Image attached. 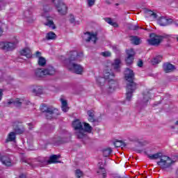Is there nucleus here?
<instances>
[{"label": "nucleus", "mask_w": 178, "mask_h": 178, "mask_svg": "<svg viewBox=\"0 0 178 178\" xmlns=\"http://www.w3.org/2000/svg\"><path fill=\"white\" fill-rule=\"evenodd\" d=\"M69 58L65 60L67 67L72 70L76 74H83L84 68L79 64L75 62H81V56L83 54H79L76 51H71L68 54Z\"/></svg>", "instance_id": "f257e3e1"}, {"label": "nucleus", "mask_w": 178, "mask_h": 178, "mask_svg": "<svg viewBox=\"0 0 178 178\" xmlns=\"http://www.w3.org/2000/svg\"><path fill=\"white\" fill-rule=\"evenodd\" d=\"M124 77L128 83H127L126 89V99L127 101H131L133 98V93L137 90V84L134 82V72L129 68H126L124 71Z\"/></svg>", "instance_id": "f03ea898"}, {"label": "nucleus", "mask_w": 178, "mask_h": 178, "mask_svg": "<svg viewBox=\"0 0 178 178\" xmlns=\"http://www.w3.org/2000/svg\"><path fill=\"white\" fill-rule=\"evenodd\" d=\"M40 111L43 113H45L46 119H47V120H51L59 115V111L57 108L52 106H48L45 104H42L40 106Z\"/></svg>", "instance_id": "7ed1b4c3"}, {"label": "nucleus", "mask_w": 178, "mask_h": 178, "mask_svg": "<svg viewBox=\"0 0 178 178\" xmlns=\"http://www.w3.org/2000/svg\"><path fill=\"white\" fill-rule=\"evenodd\" d=\"M56 73L55 68L52 66H48L44 70L37 69L35 70V77L36 79H42L45 76H53Z\"/></svg>", "instance_id": "20e7f679"}, {"label": "nucleus", "mask_w": 178, "mask_h": 178, "mask_svg": "<svg viewBox=\"0 0 178 178\" xmlns=\"http://www.w3.org/2000/svg\"><path fill=\"white\" fill-rule=\"evenodd\" d=\"M72 126L75 130V136H76L77 138H84L83 122H81L79 120H76L72 122Z\"/></svg>", "instance_id": "39448f33"}, {"label": "nucleus", "mask_w": 178, "mask_h": 178, "mask_svg": "<svg viewBox=\"0 0 178 178\" xmlns=\"http://www.w3.org/2000/svg\"><path fill=\"white\" fill-rule=\"evenodd\" d=\"M22 162H24V163H28L31 168H34L35 166H37L38 165L40 167L44 166L45 163H47V160L44 157H38L35 159H23Z\"/></svg>", "instance_id": "423d86ee"}, {"label": "nucleus", "mask_w": 178, "mask_h": 178, "mask_svg": "<svg viewBox=\"0 0 178 178\" xmlns=\"http://www.w3.org/2000/svg\"><path fill=\"white\" fill-rule=\"evenodd\" d=\"M52 2L54 3L59 15L65 16L67 14V6L61 0H52Z\"/></svg>", "instance_id": "0eeeda50"}, {"label": "nucleus", "mask_w": 178, "mask_h": 178, "mask_svg": "<svg viewBox=\"0 0 178 178\" xmlns=\"http://www.w3.org/2000/svg\"><path fill=\"white\" fill-rule=\"evenodd\" d=\"M19 44V40L15 39L13 42H0V48L3 51H13Z\"/></svg>", "instance_id": "6e6552de"}, {"label": "nucleus", "mask_w": 178, "mask_h": 178, "mask_svg": "<svg viewBox=\"0 0 178 178\" xmlns=\"http://www.w3.org/2000/svg\"><path fill=\"white\" fill-rule=\"evenodd\" d=\"M104 79L106 80H108L109 83V89L111 91H114V90L116 88V86H118V83L116 81H113V79L115 78V74L111 73L107 71H104Z\"/></svg>", "instance_id": "1a4fd4ad"}, {"label": "nucleus", "mask_w": 178, "mask_h": 178, "mask_svg": "<svg viewBox=\"0 0 178 178\" xmlns=\"http://www.w3.org/2000/svg\"><path fill=\"white\" fill-rule=\"evenodd\" d=\"M172 163L173 161H172V159L168 156H162L160 161L157 162V165L162 169H168V168H170Z\"/></svg>", "instance_id": "9d476101"}, {"label": "nucleus", "mask_w": 178, "mask_h": 178, "mask_svg": "<svg viewBox=\"0 0 178 178\" xmlns=\"http://www.w3.org/2000/svg\"><path fill=\"white\" fill-rule=\"evenodd\" d=\"M150 39L147 40V42L149 45H152L154 47H158L162 42V40H163V36L158 35L155 33H151L149 35Z\"/></svg>", "instance_id": "9b49d317"}, {"label": "nucleus", "mask_w": 178, "mask_h": 178, "mask_svg": "<svg viewBox=\"0 0 178 178\" xmlns=\"http://www.w3.org/2000/svg\"><path fill=\"white\" fill-rule=\"evenodd\" d=\"M151 97H152V93H151L149 90L144 92L143 94V98L138 102V106H141L142 108L147 106L148 105V102H149V99H151Z\"/></svg>", "instance_id": "f8f14e48"}, {"label": "nucleus", "mask_w": 178, "mask_h": 178, "mask_svg": "<svg viewBox=\"0 0 178 178\" xmlns=\"http://www.w3.org/2000/svg\"><path fill=\"white\" fill-rule=\"evenodd\" d=\"M136 55V51L134 49H130L127 50V58L125 59L127 66H130L133 65V62H134V56Z\"/></svg>", "instance_id": "ddd939ff"}, {"label": "nucleus", "mask_w": 178, "mask_h": 178, "mask_svg": "<svg viewBox=\"0 0 178 178\" xmlns=\"http://www.w3.org/2000/svg\"><path fill=\"white\" fill-rule=\"evenodd\" d=\"M23 104V99L17 98L15 99H10L6 104V106H10V105H13L16 108H20Z\"/></svg>", "instance_id": "4468645a"}, {"label": "nucleus", "mask_w": 178, "mask_h": 178, "mask_svg": "<svg viewBox=\"0 0 178 178\" xmlns=\"http://www.w3.org/2000/svg\"><path fill=\"white\" fill-rule=\"evenodd\" d=\"M88 35V38L86 39V42H90L92 41L93 44H97V41L98 40V35L97 33L86 32Z\"/></svg>", "instance_id": "2eb2a0df"}, {"label": "nucleus", "mask_w": 178, "mask_h": 178, "mask_svg": "<svg viewBox=\"0 0 178 178\" xmlns=\"http://www.w3.org/2000/svg\"><path fill=\"white\" fill-rule=\"evenodd\" d=\"M173 19H168L165 17H161L158 19V23L160 26H169L172 24Z\"/></svg>", "instance_id": "dca6fc26"}, {"label": "nucleus", "mask_w": 178, "mask_h": 178, "mask_svg": "<svg viewBox=\"0 0 178 178\" xmlns=\"http://www.w3.org/2000/svg\"><path fill=\"white\" fill-rule=\"evenodd\" d=\"M46 21L44 26H47V27L52 29V30H55V29H56V26H55V24L54 23V18L52 17H46Z\"/></svg>", "instance_id": "f3484780"}, {"label": "nucleus", "mask_w": 178, "mask_h": 178, "mask_svg": "<svg viewBox=\"0 0 178 178\" xmlns=\"http://www.w3.org/2000/svg\"><path fill=\"white\" fill-rule=\"evenodd\" d=\"M163 69L165 73H171L175 70V65L169 63H165L163 65Z\"/></svg>", "instance_id": "a211bd4d"}, {"label": "nucleus", "mask_w": 178, "mask_h": 178, "mask_svg": "<svg viewBox=\"0 0 178 178\" xmlns=\"http://www.w3.org/2000/svg\"><path fill=\"white\" fill-rule=\"evenodd\" d=\"M0 162H1L3 165H5L6 166H12V161L6 156L0 155Z\"/></svg>", "instance_id": "6ab92c4d"}, {"label": "nucleus", "mask_w": 178, "mask_h": 178, "mask_svg": "<svg viewBox=\"0 0 178 178\" xmlns=\"http://www.w3.org/2000/svg\"><path fill=\"white\" fill-rule=\"evenodd\" d=\"M91 131H92V127L87 122H83V138L87 137V134L86 133H91Z\"/></svg>", "instance_id": "aec40b11"}, {"label": "nucleus", "mask_w": 178, "mask_h": 178, "mask_svg": "<svg viewBox=\"0 0 178 178\" xmlns=\"http://www.w3.org/2000/svg\"><path fill=\"white\" fill-rule=\"evenodd\" d=\"M120 63H121L120 59L117 58L111 64L113 69H114L115 72H120Z\"/></svg>", "instance_id": "412c9836"}, {"label": "nucleus", "mask_w": 178, "mask_h": 178, "mask_svg": "<svg viewBox=\"0 0 178 178\" xmlns=\"http://www.w3.org/2000/svg\"><path fill=\"white\" fill-rule=\"evenodd\" d=\"M20 54L22 56H26V58H32L33 56V53L31 52V50L29 48H25L23 49L21 51Z\"/></svg>", "instance_id": "4be33fe9"}, {"label": "nucleus", "mask_w": 178, "mask_h": 178, "mask_svg": "<svg viewBox=\"0 0 178 178\" xmlns=\"http://www.w3.org/2000/svg\"><path fill=\"white\" fill-rule=\"evenodd\" d=\"M87 115L88 116V121L93 123L95 122V113L92 110H89L87 111Z\"/></svg>", "instance_id": "5701e85b"}, {"label": "nucleus", "mask_w": 178, "mask_h": 178, "mask_svg": "<svg viewBox=\"0 0 178 178\" xmlns=\"http://www.w3.org/2000/svg\"><path fill=\"white\" fill-rule=\"evenodd\" d=\"M130 41L131 42V44H134V45H140V44H141V39L138 36H130Z\"/></svg>", "instance_id": "b1692460"}, {"label": "nucleus", "mask_w": 178, "mask_h": 178, "mask_svg": "<svg viewBox=\"0 0 178 178\" xmlns=\"http://www.w3.org/2000/svg\"><path fill=\"white\" fill-rule=\"evenodd\" d=\"M43 90L44 89L42 88V86H36L32 90V92L35 94V95H41V94H42Z\"/></svg>", "instance_id": "393cba45"}, {"label": "nucleus", "mask_w": 178, "mask_h": 178, "mask_svg": "<svg viewBox=\"0 0 178 178\" xmlns=\"http://www.w3.org/2000/svg\"><path fill=\"white\" fill-rule=\"evenodd\" d=\"M59 156L56 154H53L50 156L49 159L47 161V163H58L59 161H58V159H59Z\"/></svg>", "instance_id": "a878e982"}, {"label": "nucleus", "mask_w": 178, "mask_h": 178, "mask_svg": "<svg viewBox=\"0 0 178 178\" xmlns=\"http://www.w3.org/2000/svg\"><path fill=\"white\" fill-rule=\"evenodd\" d=\"M13 130L17 133V134H22L24 131V129H23V127L16 125L15 124L13 125Z\"/></svg>", "instance_id": "bb28decb"}, {"label": "nucleus", "mask_w": 178, "mask_h": 178, "mask_svg": "<svg viewBox=\"0 0 178 178\" xmlns=\"http://www.w3.org/2000/svg\"><path fill=\"white\" fill-rule=\"evenodd\" d=\"M149 159L154 160V159H161L162 158V153H156L154 154H147Z\"/></svg>", "instance_id": "cd10ccee"}, {"label": "nucleus", "mask_w": 178, "mask_h": 178, "mask_svg": "<svg viewBox=\"0 0 178 178\" xmlns=\"http://www.w3.org/2000/svg\"><path fill=\"white\" fill-rule=\"evenodd\" d=\"M63 143H65V140H63V138L57 137L53 139V144H54V145H59L63 144Z\"/></svg>", "instance_id": "c85d7f7f"}, {"label": "nucleus", "mask_w": 178, "mask_h": 178, "mask_svg": "<svg viewBox=\"0 0 178 178\" xmlns=\"http://www.w3.org/2000/svg\"><path fill=\"white\" fill-rule=\"evenodd\" d=\"M15 140H16V134H15V132H10L6 140V143H9V141H14Z\"/></svg>", "instance_id": "c756f323"}, {"label": "nucleus", "mask_w": 178, "mask_h": 178, "mask_svg": "<svg viewBox=\"0 0 178 178\" xmlns=\"http://www.w3.org/2000/svg\"><path fill=\"white\" fill-rule=\"evenodd\" d=\"M56 38V34L55 33L51 31L47 33L46 35V40H55Z\"/></svg>", "instance_id": "7c9ffc66"}, {"label": "nucleus", "mask_w": 178, "mask_h": 178, "mask_svg": "<svg viewBox=\"0 0 178 178\" xmlns=\"http://www.w3.org/2000/svg\"><path fill=\"white\" fill-rule=\"evenodd\" d=\"M105 22H106V23H108V24H110L111 26H113V27H118L119 25L118 24V23L116 22H113L112 21L111 18L109 17H106L104 18Z\"/></svg>", "instance_id": "2f4dec72"}, {"label": "nucleus", "mask_w": 178, "mask_h": 178, "mask_svg": "<svg viewBox=\"0 0 178 178\" xmlns=\"http://www.w3.org/2000/svg\"><path fill=\"white\" fill-rule=\"evenodd\" d=\"M162 60V56L159 55L152 60V65H158Z\"/></svg>", "instance_id": "473e14b6"}, {"label": "nucleus", "mask_w": 178, "mask_h": 178, "mask_svg": "<svg viewBox=\"0 0 178 178\" xmlns=\"http://www.w3.org/2000/svg\"><path fill=\"white\" fill-rule=\"evenodd\" d=\"M38 65L42 67L45 66V65H47V60H45V58L40 56L38 58Z\"/></svg>", "instance_id": "72a5a7b5"}, {"label": "nucleus", "mask_w": 178, "mask_h": 178, "mask_svg": "<svg viewBox=\"0 0 178 178\" xmlns=\"http://www.w3.org/2000/svg\"><path fill=\"white\" fill-rule=\"evenodd\" d=\"M114 145L117 148H119L120 147H126L127 145H126V143H124L122 140H117V141L114 142Z\"/></svg>", "instance_id": "f704fd0d"}, {"label": "nucleus", "mask_w": 178, "mask_h": 178, "mask_svg": "<svg viewBox=\"0 0 178 178\" xmlns=\"http://www.w3.org/2000/svg\"><path fill=\"white\" fill-rule=\"evenodd\" d=\"M111 154H112V149L111 147L104 149L103 150V155H104V156H105V158L109 156V155H111Z\"/></svg>", "instance_id": "c9c22d12"}, {"label": "nucleus", "mask_w": 178, "mask_h": 178, "mask_svg": "<svg viewBox=\"0 0 178 178\" xmlns=\"http://www.w3.org/2000/svg\"><path fill=\"white\" fill-rule=\"evenodd\" d=\"M97 173L99 175H102L103 178L106 177V171L105 170V168H104L103 167H99V170L97 171Z\"/></svg>", "instance_id": "e433bc0d"}, {"label": "nucleus", "mask_w": 178, "mask_h": 178, "mask_svg": "<svg viewBox=\"0 0 178 178\" xmlns=\"http://www.w3.org/2000/svg\"><path fill=\"white\" fill-rule=\"evenodd\" d=\"M145 13H146V15H149V16H152L153 18L154 19H156V17H158V15H156V13H154L151 10H145Z\"/></svg>", "instance_id": "4c0bfd02"}, {"label": "nucleus", "mask_w": 178, "mask_h": 178, "mask_svg": "<svg viewBox=\"0 0 178 178\" xmlns=\"http://www.w3.org/2000/svg\"><path fill=\"white\" fill-rule=\"evenodd\" d=\"M106 81V79H105L104 77H98L97 79V84H99V86H104V84H105V81Z\"/></svg>", "instance_id": "58836bf2"}, {"label": "nucleus", "mask_w": 178, "mask_h": 178, "mask_svg": "<svg viewBox=\"0 0 178 178\" xmlns=\"http://www.w3.org/2000/svg\"><path fill=\"white\" fill-rule=\"evenodd\" d=\"M70 23L74 24H80V22L79 21L76 22V20L74 19V15H70Z\"/></svg>", "instance_id": "ea45409f"}, {"label": "nucleus", "mask_w": 178, "mask_h": 178, "mask_svg": "<svg viewBox=\"0 0 178 178\" xmlns=\"http://www.w3.org/2000/svg\"><path fill=\"white\" fill-rule=\"evenodd\" d=\"M24 16H25V17L26 19H31L32 16H31V12H30V10H26L24 12Z\"/></svg>", "instance_id": "a19ab883"}, {"label": "nucleus", "mask_w": 178, "mask_h": 178, "mask_svg": "<svg viewBox=\"0 0 178 178\" xmlns=\"http://www.w3.org/2000/svg\"><path fill=\"white\" fill-rule=\"evenodd\" d=\"M112 49L115 52V54H119L120 52V49H119V46L118 45H113L112 46Z\"/></svg>", "instance_id": "79ce46f5"}, {"label": "nucleus", "mask_w": 178, "mask_h": 178, "mask_svg": "<svg viewBox=\"0 0 178 178\" xmlns=\"http://www.w3.org/2000/svg\"><path fill=\"white\" fill-rule=\"evenodd\" d=\"M111 54L110 51H104L101 53V56H104V58H108L111 56Z\"/></svg>", "instance_id": "37998d69"}, {"label": "nucleus", "mask_w": 178, "mask_h": 178, "mask_svg": "<svg viewBox=\"0 0 178 178\" xmlns=\"http://www.w3.org/2000/svg\"><path fill=\"white\" fill-rule=\"evenodd\" d=\"M88 6L91 8V6H94L95 5V0H87Z\"/></svg>", "instance_id": "c03bdc74"}, {"label": "nucleus", "mask_w": 178, "mask_h": 178, "mask_svg": "<svg viewBox=\"0 0 178 178\" xmlns=\"http://www.w3.org/2000/svg\"><path fill=\"white\" fill-rule=\"evenodd\" d=\"M75 173L76 177L78 178H81L83 176V172H81L80 170H76Z\"/></svg>", "instance_id": "a18cd8bd"}, {"label": "nucleus", "mask_w": 178, "mask_h": 178, "mask_svg": "<svg viewBox=\"0 0 178 178\" xmlns=\"http://www.w3.org/2000/svg\"><path fill=\"white\" fill-rule=\"evenodd\" d=\"M49 10H51V8H49V6H44L43 7V11L47 13L48 12H49Z\"/></svg>", "instance_id": "49530a36"}, {"label": "nucleus", "mask_w": 178, "mask_h": 178, "mask_svg": "<svg viewBox=\"0 0 178 178\" xmlns=\"http://www.w3.org/2000/svg\"><path fill=\"white\" fill-rule=\"evenodd\" d=\"M61 109L63 112H67L69 111V106L67 104L66 106H61Z\"/></svg>", "instance_id": "de8ad7c7"}, {"label": "nucleus", "mask_w": 178, "mask_h": 178, "mask_svg": "<svg viewBox=\"0 0 178 178\" xmlns=\"http://www.w3.org/2000/svg\"><path fill=\"white\" fill-rule=\"evenodd\" d=\"M143 65H144V63L143 62V60L139 59L137 63V66H138V67H143Z\"/></svg>", "instance_id": "09e8293b"}, {"label": "nucleus", "mask_w": 178, "mask_h": 178, "mask_svg": "<svg viewBox=\"0 0 178 178\" xmlns=\"http://www.w3.org/2000/svg\"><path fill=\"white\" fill-rule=\"evenodd\" d=\"M60 101H61V106H66V105H67V101L63 99H60Z\"/></svg>", "instance_id": "8fccbe9b"}, {"label": "nucleus", "mask_w": 178, "mask_h": 178, "mask_svg": "<svg viewBox=\"0 0 178 178\" xmlns=\"http://www.w3.org/2000/svg\"><path fill=\"white\" fill-rule=\"evenodd\" d=\"M5 5H6L5 1L0 0V10L2 9Z\"/></svg>", "instance_id": "3c124183"}, {"label": "nucleus", "mask_w": 178, "mask_h": 178, "mask_svg": "<svg viewBox=\"0 0 178 178\" xmlns=\"http://www.w3.org/2000/svg\"><path fill=\"white\" fill-rule=\"evenodd\" d=\"M129 28L130 29V30H137V29H138V26L136 25H130Z\"/></svg>", "instance_id": "603ef678"}, {"label": "nucleus", "mask_w": 178, "mask_h": 178, "mask_svg": "<svg viewBox=\"0 0 178 178\" xmlns=\"http://www.w3.org/2000/svg\"><path fill=\"white\" fill-rule=\"evenodd\" d=\"M3 95V90L0 89V101H2Z\"/></svg>", "instance_id": "864d4df0"}, {"label": "nucleus", "mask_w": 178, "mask_h": 178, "mask_svg": "<svg viewBox=\"0 0 178 178\" xmlns=\"http://www.w3.org/2000/svg\"><path fill=\"white\" fill-rule=\"evenodd\" d=\"M3 35V29H2V26H0V37H2Z\"/></svg>", "instance_id": "5fc2aeb1"}, {"label": "nucleus", "mask_w": 178, "mask_h": 178, "mask_svg": "<svg viewBox=\"0 0 178 178\" xmlns=\"http://www.w3.org/2000/svg\"><path fill=\"white\" fill-rule=\"evenodd\" d=\"M35 56H36V58H38V57L41 56V52L36 51Z\"/></svg>", "instance_id": "6e6d98bb"}, {"label": "nucleus", "mask_w": 178, "mask_h": 178, "mask_svg": "<svg viewBox=\"0 0 178 178\" xmlns=\"http://www.w3.org/2000/svg\"><path fill=\"white\" fill-rule=\"evenodd\" d=\"M28 126H29V130H31L33 129V123H28Z\"/></svg>", "instance_id": "4d7b16f0"}, {"label": "nucleus", "mask_w": 178, "mask_h": 178, "mask_svg": "<svg viewBox=\"0 0 178 178\" xmlns=\"http://www.w3.org/2000/svg\"><path fill=\"white\" fill-rule=\"evenodd\" d=\"M173 23L176 27H178V21H175Z\"/></svg>", "instance_id": "13d9d810"}, {"label": "nucleus", "mask_w": 178, "mask_h": 178, "mask_svg": "<svg viewBox=\"0 0 178 178\" xmlns=\"http://www.w3.org/2000/svg\"><path fill=\"white\" fill-rule=\"evenodd\" d=\"M19 178H26V175H24V174H22L21 175H19Z\"/></svg>", "instance_id": "bf43d9fd"}, {"label": "nucleus", "mask_w": 178, "mask_h": 178, "mask_svg": "<svg viewBox=\"0 0 178 178\" xmlns=\"http://www.w3.org/2000/svg\"><path fill=\"white\" fill-rule=\"evenodd\" d=\"M106 3H107V5H111V1L110 0H106Z\"/></svg>", "instance_id": "052dcab7"}, {"label": "nucleus", "mask_w": 178, "mask_h": 178, "mask_svg": "<svg viewBox=\"0 0 178 178\" xmlns=\"http://www.w3.org/2000/svg\"><path fill=\"white\" fill-rule=\"evenodd\" d=\"M55 129L54 127H51V129H50V131H52V130H54Z\"/></svg>", "instance_id": "680f3d73"}, {"label": "nucleus", "mask_w": 178, "mask_h": 178, "mask_svg": "<svg viewBox=\"0 0 178 178\" xmlns=\"http://www.w3.org/2000/svg\"><path fill=\"white\" fill-rule=\"evenodd\" d=\"M176 126H178V120L175 122Z\"/></svg>", "instance_id": "e2e57ef3"}, {"label": "nucleus", "mask_w": 178, "mask_h": 178, "mask_svg": "<svg viewBox=\"0 0 178 178\" xmlns=\"http://www.w3.org/2000/svg\"><path fill=\"white\" fill-rule=\"evenodd\" d=\"M115 6H119V3H115Z\"/></svg>", "instance_id": "0e129e2a"}, {"label": "nucleus", "mask_w": 178, "mask_h": 178, "mask_svg": "<svg viewBox=\"0 0 178 178\" xmlns=\"http://www.w3.org/2000/svg\"><path fill=\"white\" fill-rule=\"evenodd\" d=\"M26 22H31V20H26Z\"/></svg>", "instance_id": "69168bd1"}, {"label": "nucleus", "mask_w": 178, "mask_h": 178, "mask_svg": "<svg viewBox=\"0 0 178 178\" xmlns=\"http://www.w3.org/2000/svg\"><path fill=\"white\" fill-rule=\"evenodd\" d=\"M138 152H141V151H140V150H138Z\"/></svg>", "instance_id": "338daca9"}, {"label": "nucleus", "mask_w": 178, "mask_h": 178, "mask_svg": "<svg viewBox=\"0 0 178 178\" xmlns=\"http://www.w3.org/2000/svg\"><path fill=\"white\" fill-rule=\"evenodd\" d=\"M177 41H178V38H177Z\"/></svg>", "instance_id": "774afa93"}]
</instances>
